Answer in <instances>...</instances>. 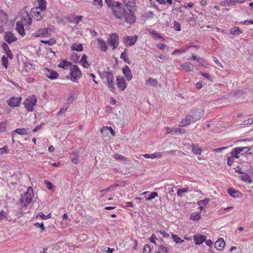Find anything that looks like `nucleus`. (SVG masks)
I'll return each mask as SVG.
<instances>
[{
	"label": "nucleus",
	"mask_w": 253,
	"mask_h": 253,
	"mask_svg": "<svg viewBox=\"0 0 253 253\" xmlns=\"http://www.w3.org/2000/svg\"><path fill=\"white\" fill-rule=\"evenodd\" d=\"M111 9L114 16L117 19H122L126 15V11L123 4L119 2L115 1Z\"/></svg>",
	"instance_id": "1"
},
{
	"label": "nucleus",
	"mask_w": 253,
	"mask_h": 253,
	"mask_svg": "<svg viewBox=\"0 0 253 253\" xmlns=\"http://www.w3.org/2000/svg\"><path fill=\"white\" fill-rule=\"evenodd\" d=\"M33 189L32 187H29L27 191L22 195L20 199L19 203L22 207H26L29 205L33 197Z\"/></svg>",
	"instance_id": "2"
},
{
	"label": "nucleus",
	"mask_w": 253,
	"mask_h": 253,
	"mask_svg": "<svg viewBox=\"0 0 253 253\" xmlns=\"http://www.w3.org/2000/svg\"><path fill=\"white\" fill-rule=\"evenodd\" d=\"M102 77H103L106 79V81L107 83L109 89L111 91H113L115 87H114V74L112 71L108 68L107 70L104 71L103 72Z\"/></svg>",
	"instance_id": "3"
},
{
	"label": "nucleus",
	"mask_w": 253,
	"mask_h": 253,
	"mask_svg": "<svg viewBox=\"0 0 253 253\" xmlns=\"http://www.w3.org/2000/svg\"><path fill=\"white\" fill-rule=\"evenodd\" d=\"M37 102V98L35 95L29 96L24 102L25 107L28 111L31 112L34 110V107L36 106Z\"/></svg>",
	"instance_id": "4"
},
{
	"label": "nucleus",
	"mask_w": 253,
	"mask_h": 253,
	"mask_svg": "<svg viewBox=\"0 0 253 253\" xmlns=\"http://www.w3.org/2000/svg\"><path fill=\"white\" fill-rule=\"evenodd\" d=\"M251 149V147H242L234 148L231 152V155L236 159L239 158L240 155H243L244 152L247 153Z\"/></svg>",
	"instance_id": "5"
},
{
	"label": "nucleus",
	"mask_w": 253,
	"mask_h": 253,
	"mask_svg": "<svg viewBox=\"0 0 253 253\" xmlns=\"http://www.w3.org/2000/svg\"><path fill=\"white\" fill-rule=\"evenodd\" d=\"M119 36L116 33L111 34L108 39V42L112 47L113 49L117 47L119 44Z\"/></svg>",
	"instance_id": "6"
},
{
	"label": "nucleus",
	"mask_w": 253,
	"mask_h": 253,
	"mask_svg": "<svg viewBox=\"0 0 253 253\" xmlns=\"http://www.w3.org/2000/svg\"><path fill=\"white\" fill-rule=\"evenodd\" d=\"M44 11H42L37 7H33L31 9L30 13L33 18L37 20L41 21L44 16Z\"/></svg>",
	"instance_id": "7"
},
{
	"label": "nucleus",
	"mask_w": 253,
	"mask_h": 253,
	"mask_svg": "<svg viewBox=\"0 0 253 253\" xmlns=\"http://www.w3.org/2000/svg\"><path fill=\"white\" fill-rule=\"evenodd\" d=\"M70 70L72 80L73 82H76V80H77L81 77V72L79 68L76 65H73L70 68Z\"/></svg>",
	"instance_id": "8"
},
{
	"label": "nucleus",
	"mask_w": 253,
	"mask_h": 253,
	"mask_svg": "<svg viewBox=\"0 0 253 253\" xmlns=\"http://www.w3.org/2000/svg\"><path fill=\"white\" fill-rule=\"evenodd\" d=\"M138 38L136 35L133 36H125L123 38V42L126 46H132L134 44Z\"/></svg>",
	"instance_id": "9"
},
{
	"label": "nucleus",
	"mask_w": 253,
	"mask_h": 253,
	"mask_svg": "<svg viewBox=\"0 0 253 253\" xmlns=\"http://www.w3.org/2000/svg\"><path fill=\"white\" fill-rule=\"evenodd\" d=\"M52 30L50 28H42L38 30L35 33L37 37H48Z\"/></svg>",
	"instance_id": "10"
},
{
	"label": "nucleus",
	"mask_w": 253,
	"mask_h": 253,
	"mask_svg": "<svg viewBox=\"0 0 253 253\" xmlns=\"http://www.w3.org/2000/svg\"><path fill=\"white\" fill-rule=\"evenodd\" d=\"M21 97H12L7 100V103L11 107H18L21 104Z\"/></svg>",
	"instance_id": "11"
},
{
	"label": "nucleus",
	"mask_w": 253,
	"mask_h": 253,
	"mask_svg": "<svg viewBox=\"0 0 253 253\" xmlns=\"http://www.w3.org/2000/svg\"><path fill=\"white\" fill-rule=\"evenodd\" d=\"M116 82L117 87L120 90L124 91L126 87V83L123 78L118 76L117 77Z\"/></svg>",
	"instance_id": "12"
},
{
	"label": "nucleus",
	"mask_w": 253,
	"mask_h": 253,
	"mask_svg": "<svg viewBox=\"0 0 253 253\" xmlns=\"http://www.w3.org/2000/svg\"><path fill=\"white\" fill-rule=\"evenodd\" d=\"M26 20L19 21L16 22V30L21 36H23L25 35V32L24 28V22Z\"/></svg>",
	"instance_id": "13"
},
{
	"label": "nucleus",
	"mask_w": 253,
	"mask_h": 253,
	"mask_svg": "<svg viewBox=\"0 0 253 253\" xmlns=\"http://www.w3.org/2000/svg\"><path fill=\"white\" fill-rule=\"evenodd\" d=\"M123 2L130 12L133 11L136 5L135 0H123Z\"/></svg>",
	"instance_id": "14"
},
{
	"label": "nucleus",
	"mask_w": 253,
	"mask_h": 253,
	"mask_svg": "<svg viewBox=\"0 0 253 253\" xmlns=\"http://www.w3.org/2000/svg\"><path fill=\"white\" fill-rule=\"evenodd\" d=\"M44 74L48 78L51 80L55 79L58 77V74L56 71L48 68L44 70Z\"/></svg>",
	"instance_id": "15"
},
{
	"label": "nucleus",
	"mask_w": 253,
	"mask_h": 253,
	"mask_svg": "<svg viewBox=\"0 0 253 253\" xmlns=\"http://www.w3.org/2000/svg\"><path fill=\"white\" fill-rule=\"evenodd\" d=\"M4 40L9 44L17 40V38L11 32H7L5 33Z\"/></svg>",
	"instance_id": "16"
},
{
	"label": "nucleus",
	"mask_w": 253,
	"mask_h": 253,
	"mask_svg": "<svg viewBox=\"0 0 253 253\" xmlns=\"http://www.w3.org/2000/svg\"><path fill=\"white\" fill-rule=\"evenodd\" d=\"M46 2L44 0H37L35 2V7L40 9L42 11H44L46 8Z\"/></svg>",
	"instance_id": "17"
},
{
	"label": "nucleus",
	"mask_w": 253,
	"mask_h": 253,
	"mask_svg": "<svg viewBox=\"0 0 253 253\" xmlns=\"http://www.w3.org/2000/svg\"><path fill=\"white\" fill-rule=\"evenodd\" d=\"M204 112L203 110L198 109L195 110L193 112L192 117H193V121L196 122L201 118V117L203 115Z\"/></svg>",
	"instance_id": "18"
},
{
	"label": "nucleus",
	"mask_w": 253,
	"mask_h": 253,
	"mask_svg": "<svg viewBox=\"0 0 253 253\" xmlns=\"http://www.w3.org/2000/svg\"><path fill=\"white\" fill-rule=\"evenodd\" d=\"M131 12L127 13L126 12V14L125 16V21L126 23H129L130 24H132L134 23L136 20L135 16Z\"/></svg>",
	"instance_id": "19"
},
{
	"label": "nucleus",
	"mask_w": 253,
	"mask_h": 253,
	"mask_svg": "<svg viewBox=\"0 0 253 253\" xmlns=\"http://www.w3.org/2000/svg\"><path fill=\"white\" fill-rule=\"evenodd\" d=\"M123 73L125 76L126 80L130 81L132 79V74L129 68L126 65L122 70Z\"/></svg>",
	"instance_id": "20"
},
{
	"label": "nucleus",
	"mask_w": 253,
	"mask_h": 253,
	"mask_svg": "<svg viewBox=\"0 0 253 253\" xmlns=\"http://www.w3.org/2000/svg\"><path fill=\"white\" fill-rule=\"evenodd\" d=\"M225 245V242L223 238L218 239L214 243L215 248L218 251H221L224 247Z\"/></svg>",
	"instance_id": "21"
},
{
	"label": "nucleus",
	"mask_w": 253,
	"mask_h": 253,
	"mask_svg": "<svg viewBox=\"0 0 253 253\" xmlns=\"http://www.w3.org/2000/svg\"><path fill=\"white\" fill-rule=\"evenodd\" d=\"M195 243L196 245H201L206 240V237L205 235L197 234L193 236Z\"/></svg>",
	"instance_id": "22"
},
{
	"label": "nucleus",
	"mask_w": 253,
	"mask_h": 253,
	"mask_svg": "<svg viewBox=\"0 0 253 253\" xmlns=\"http://www.w3.org/2000/svg\"><path fill=\"white\" fill-rule=\"evenodd\" d=\"M191 122H194L193 121V117L190 115H187L185 118L183 119L180 122V126H185L189 124H190Z\"/></svg>",
	"instance_id": "23"
},
{
	"label": "nucleus",
	"mask_w": 253,
	"mask_h": 253,
	"mask_svg": "<svg viewBox=\"0 0 253 253\" xmlns=\"http://www.w3.org/2000/svg\"><path fill=\"white\" fill-rule=\"evenodd\" d=\"M83 16L81 15H72L69 18V22L76 23V24H78L82 20Z\"/></svg>",
	"instance_id": "24"
},
{
	"label": "nucleus",
	"mask_w": 253,
	"mask_h": 253,
	"mask_svg": "<svg viewBox=\"0 0 253 253\" xmlns=\"http://www.w3.org/2000/svg\"><path fill=\"white\" fill-rule=\"evenodd\" d=\"M72 64L66 60H62L59 63L58 67L62 68L64 69L67 70L70 69V68L72 66Z\"/></svg>",
	"instance_id": "25"
},
{
	"label": "nucleus",
	"mask_w": 253,
	"mask_h": 253,
	"mask_svg": "<svg viewBox=\"0 0 253 253\" xmlns=\"http://www.w3.org/2000/svg\"><path fill=\"white\" fill-rule=\"evenodd\" d=\"M2 48L4 51H5L6 55L8 58L12 59L13 58V55L11 53V50H10L7 44L5 42H4L2 44Z\"/></svg>",
	"instance_id": "26"
},
{
	"label": "nucleus",
	"mask_w": 253,
	"mask_h": 253,
	"mask_svg": "<svg viewBox=\"0 0 253 253\" xmlns=\"http://www.w3.org/2000/svg\"><path fill=\"white\" fill-rule=\"evenodd\" d=\"M209 198H206L204 200L198 202L197 204L199 206V209H200L201 211L204 209L205 206L209 203Z\"/></svg>",
	"instance_id": "27"
},
{
	"label": "nucleus",
	"mask_w": 253,
	"mask_h": 253,
	"mask_svg": "<svg viewBox=\"0 0 253 253\" xmlns=\"http://www.w3.org/2000/svg\"><path fill=\"white\" fill-rule=\"evenodd\" d=\"M16 133L22 135L28 134V129L25 128H18L12 131V134Z\"/></svg>",
	"instance_id": "28"
},
{
	"label": "nucleus",
	"mask_w": 253,
	"mask_h": 253,
	"mask_svg": "<svg viewBox=\"0 0 253 253\" xmlns=\"http://www.w3.org/2000/svg\"><path fill=\"white\" fill-rule=\"evenodd\" d=\"M237 4V0H225L221 1L220 4L222 6L226 5H235Z\"/></svg>",
	"instance_id": "29"
},
{
	"label": "nucleus",
	"mask_w": 253,
	"mask_h": 253,
	"mask_svg": "<svg viewBox=\"0 0 253 253\" xmlns=\"http://www.w3.org/2000/svg\"><path fill=\"white\" fill-rule=\"evenodd\" d=\"M163 156V153L162 152H156L152 154H146L145 155H143V156L145 158H151V159H154L157 157L161 158Z\"/></svg>",
	"instance_id": "30"
},
{
	"label": "nucleus",
	"mask_w": 253,
	"mask_h": 253,
	"mask_svg": "<svg viewBox=\"0 0 253 253\" xmlns=\"http://www.w3.org/2000/svg\"><path fill=\"white\" fill-rule=\"evenodd\" d=\"M108 131H109L112 135H115V131L110 126H103L100 130L101 133L103 134L105 133H107Z\"/></svg>",
	"instance_id": "31"
},
{
	"label": "nucleus",
	"mask_w": 253,
	"mask_h": 253,
	"mask_svg": "<svg viewBox=\"0 0 253 253\" xmlns=\"http://www.w3.org/2000/svg\"><path fill=\"white\" fill-rule=\"evenodd\" d=\"M183 67L187 72L192 71L194 69L193 65L190 63H185L180 65Z\"/></svg>",
	"instance_id": "32"
},
{
	"label": "nucleus",
	"mask_w": 253,
	"mask_h": 253,
	"mask_svg": "<svg viewBox=\"0 0 253 253\" xmlns=\"http://www.w3.org/2000/svg\"><path fill=\"white\" fill-rule=\"evenodd\" d=\"M146 84L152 86H156L158 84V81L157 80L152 78H149L146 81Z\"/></svg>",
	"instance_id": "33"
},
{
	"label": "nucleus",
	"mask_w": 253,
	"mask_h": 253,
	"mask_svg": "<svg viewBox=\"0 0 253 253\" xmlns=\"http://www.w3.org/2000/svg\"><path fill=\"white\" fill-rule=\"evenodd\" d=\"M87 56L85 54H84L82 55L81 60L80 61V63L82 65V66L84 68H87L89 66V64L87 63V60H86Z\"/></svg>",
	"instance_id": "34"
},
{
	"label": "nucleus",
	"mask_w": 253,
	"mask_h": 253,
	"mask_svg": "<svg viewBox=\"0 0 253 253\" xmlns=\"http://www.w3.org/2000/svg\"><path fill=\"white\" fill-rule=\"evenodd\" d=\"M72 50L81 51L83 50V46L81 43H75L71 46Z\"/></svg>",
	"instance_id": "35"
},
{
	"label": "nucleus",
	"mask_w": 253,
	"mask_h": 253,
	"mask_svg": "<svg viewBox=\"0 0 253 253\" xmlns=\"http://www.w3.org/2000/svg\"><path fill=\"white\" fill-rule=\"evenodd\" d=\"M242 33V31L238 27H234L230 30V34L233 35H237Z\"/></svg>",
	"instance_id": "36"
},
{
	"label": "nucleus",
	"mask_w": 253,
	"mask_h": 253,
	"mask_svg": "<svg viewBox=\"0 0 253 253\" xmlns=\"http://www.w3.org/2000/svg\"><path fill=\"white\" fill-rule=\"evenodd\" d=\"M192 148L194 154L197 155H201L202 153V149L198 145L193 144L192 146Z\"/></svg>",
	"instance_id": "37"
},
{
	"label": "nucleus",
	"mask_w": 253,
	"mask_h": 253,
	"mask_svg": "<svg viewBox=\"0 0 253 253\" xmlns=\"http://www.w3.org/2000/svg\"><path fill=\"white\" fill-rule=\"evenodd\" d=\"M120 57L121 59H123L126 63L128 64L130 63V60L128 58L127 54L126 53V49L121 53Z\"/></svg>",
	"instance_id": "38"
},
{
	"label": "nucleus",
	"mask_w": 253,
	"mask_h": 253,
	"mask_svg": "<svg viewBox=\"0 0 253 253\" xmlns=\"http://www.w3.org/2000/svg\"><path fill=\"white\" fill-rule=\"evenodd\" d=\"M191 191L189 188L179 189L177 191V194L178 196L181 197L184 193L191 192Z\"/></svg>",
	"instance_id": "39"
},
{
	"label": "nucleus",
	"mask_w": 253,
	"mask_h": 253,
	"mask_svg": "<svg viewBox=\"0 0 253 253\" xmlns=\"http://www.w3.org/2000/svg\"><path fill=\"white\" fill-rule=\"evenodd\" d=\"M99 47L101 51H105L107 50V45L105 42L101 40H98Z\"/></svg>",
	"instance_id": "40"
},
{
	"label": "nucleus",
	"mask_w": 253,
	"mask_h": 253,
	"mask_svg": "<svg viewBox=\"0 0 253 253\" xmlns=\"http://www.w3.org/2000/svg\"><path fill=\"white\" fill-rule=\"evenodd\" d=\"M7 20V16L6 13L2 10L0 11V21L1 22H6Z\"/></svg>",
	"instance_id": "41"
},
{
	"label": "nucleus",
	"mask_w": 253,
	"mask_h": 253,
	"mask_svg": "<svg viewBox=\"0 0 253 253\" xmlns=\"http://www.w3.org/2000/svg\"><path fill=\"white\" fill-rule=\"evenodd\" d=\"M201 218V214L199 212H194L190 215V219L193 220H198Z\"/></svg>",
	"instance_id": "42"
},
{
	"label": "nucleus",
	"mask_w": 253,
	"mask_h": 253,
	"mask_svg": "<svg viewBox=\"0 0 253 253\" xmlns=\"http://www.w3.org/2000/svg\"><path fill=\"white\" fill-rule=\"evenodd\" d=\"M41 42L52 45L55 43L56 41L54 39H50L49 40H41Z\"/></svg>",
	"instance_id": "43"
},
{
	"label": "nucleus",
	"mask_w": 253,
	"mask_h": 253,
	"mask_svg": "<svg viewBox=\"0 0 253 253\" xmlns=\"http://www.w3.org/2000/svg\"><path fill=\"white\" fill-rule=\"evenodd\" d=\"M173 134L180 133L182 134L185 132V129L181 128H173Z\"/></svg>",
	"instance_id": "44"
},
{
	"label": "nucleus",
	"mask_w": 253,
	"mask_h": 253,
	"mask_svg": "<svg viewBox=\"0 0 253 253\" xmlns=\"http://www.w3.org/2000/svg\"><path fill=\"white\" fill-rule=\"evenodd\" d=\"M241 179L242 180L246 182L250 183L251 182V179L250 178V176L246 174H244L241 175Z\"/></svg>",
	"instance_id": "45"
},
{
	"label": "nucleus",
	"mask_w": 253,
	"mask_h": 253,
	"mask_svg": "<svg viewBox=\"0 0 253 253\" xmlns=\"http://www.w3.org/2000/svg\"><path fill=\"white\" fill-rule=\"evenodd\" d=\"M228 193L230 196L233 197H236L238 196L236 194L238 193V192L237 191L235 190L233 188H229L228 189Z\"/></svg>",
	"instance_id": "46"
},
{
	"label": "nucleus",
	"mask_w": 253,
	"mask_h": 253,
	"mask_svg": "<svg viewBox=\"0 0 253 253\" xmlns=\"http://www.w3.org/2000/svg\"><path fill=\"white\" fill-rule=\"evenodd\" d=\"M172 239L176 243H182L184 242L183 240L180 239L177 235H172Z\"/></svg>",
	"instance_id": "47"
},
{
	"label": "nucleus",
	"mask_w": 253,
	"mask_h": 253,
	"mask_svg": "<svg viewBox=\"0 0 253 253\" xmlns=\"http://www.w3.org/2000/svg\"><path fill=\"white\" fill-rule=\"evenodd\" d=\"M69 105H67V104H66V105H64L63 106H62L61 107V108L60 109V111L57 113V116H59V115H60V114L64 113L66 111L67 109L69 108Z\"/></svg>",
	"instance_id": "48"
},
{
	"label": "nucleus",
	"mask_w": 253,
	"mask_h": 253,
	"mask_svg": "<svg viewBox=\"0 0 253 253\" xmlns=\"http://www.w3.org/2000/svg\"><path fill=\"white\" fill-rule=\"evenodd\" d=\"M1 62L2 65L5 67V68L7 69L8 66L7 57L5 56H3L1 58Z\"/></svg>",
	"instance_id": "49"
},
{
	"label": "nucleus",
	"mask_w": 253,
	"mask_h": 253,
	"mask_svg": "<svg viewBox=\"0 0 253 253\" xmlns=\"http://www.w3.org/2000/svg\"><path fill=\"white\" fill-rule=\"evenodd\" d=\"M9 153V149L7 146H4L2 148H0V154H6Z\"/></svg>",
	"instance_id": "50"
},
{
	"label": "nucleus",
	"mask_w": 253,
	"mask_h": 253,
	"mask_svg": "<svg viewBox=\"0 0 253 253\" xmlns=\"http://www.w3.org/2000/svg\"><path fill=\"white\" fill-rule=\"evenodd\" d=\"M158 196V193L156 192H151L149 196L146 198V200H151Z\"/></svg>",
	"instance_id": "51"
},
{
	"label": "nucleus",
	"mask_w": 253,
	"mask_h": 253,
	"mask_svg": "<svg viewBox=\"0 0 253 253\" xmlns=\"http://www.w3.org/2000/svg\"><path fill=\"white\" fill-rule=\"evenodd\" d=\"M6 122H3L0 124V132H2L6 130Z\"/></svg>",
	"instance_id": "52"
},
{
	"label": "nucleus",
	"mask_w": 253,
	"mask_h": 253,
	"mask_svg": "<svg viewBox=\"0 0 253 253\" xmlns=\"http://www.w3.org/2000/svg\"><path fill=\"white\" fill-rule=\"evenodd\" d=\"M35 225L36 227L40 228L42 231H45V228L43 222H42L41 223H35Z\"/></svg>",
	"instance_id": "53"
},
{
	"label": "nucleus",
	"mask_w": 253,
	"mask_h": 253,
	"mask_svg": "<svg viewBox=\"0 0 253 253\" xmlns=\"http://www.w3.org/2000/svg\"><path fill=\"white\" fill-rule=\"evenodd\" d=\"M94 5L101 8L102 6V0H93Z\"/></svg>",
	"instance_id": "54"
},
{
	"label": "nucleus",
	"mask_w": 253,
	"mask_h": 253,
	"mask_svg": "<svg viewBox=\"0 0 253 253\" xmlns=\"http://www.w3.org/2000/svg\"><path fill=\"white\" fill-rule=\"evenodd\" d=\"M173 27H174V29L177 31H179L181 30L180 24H179V23L178 22H177L176 21H175L174 22Z\"/></svg>",
	"instance_id": "55"
},
{
	"label": "nucleus",
	"mask_w": 253,
	"mask_h": 253,
	"mask_svg": "<svg viewBox=\"0 0 253 253\" xmlns=\"http://www.w3.org/2000/svg\"><path fill=\"white\" fill-rule=\"evenodd\" d=\"M105 1L107 4L108 6L111 7V8L115 3V2H114L113 0H105Z\"/></svg>",
	"instance_id": "56"
},
{
	"label": "nucleus",
	"mask_w": 253,
	"mask_h": 253,
	"mask_svg": "<svg viewBox=\"0 0 253 253\" xmlns=\"http://www.w3.org/2000/svg\"><path fill=\"white\" fill-rule=\"evenodd\" d=\"M150 251V246L148 245H145L143 248V253H149Z\"/></svg>",
	"instance_id": "57"
},
{
	"label": "nucleus",
	"mask_w": 253,
	"mask_h": 253,
	"mask_svg": "<svg viewBox=\"0 0 253 253\" xmlns=\"http://www.w3.org/2000/svg\"><path fill=\"white\" fill-rule=\"evenodd\" d=\"M234 158H235L233 157V156H232V157H229L227 159V164L228 166H231L233 164Z\"/></svg>",
	"instance_id": "58"
},
{
	"label": "nucleus",
	"mask_w": 253,
	"mask_h": 253,
	"mask_svg": "<svg viewBox=\"0 0 253 253\" xmlns=\"http://www.w3.org/2000/svg\"><path fill=\"white\" fill-rule=\"evenodd\" d=\"M113 157L117 160H125V158L120 154H116L113 156Z\"/></svg>",
	"instance_id": "59"
},
{
	"label": "nucleus",
	"mask_w": 253,
	"mask_h": 253,
	"mask_svg": "<svg viewBox=\"0 0 253 253\" xmlns=\"http://www.w3.org/2000/svg\"><path fill=\"white\" fill-rule=\"evenodd\" d=\"M160 252L162 253H168L169 249L168 248L164 247L163 246H161L160 247Z\"/></svg>",
	"instance_id": "60"
},
{
	"label": "nucleus",
	"mask_w": 253,
	"mask_h": 253,
	"mask_svg": "<svg viewBox=\"0 0 253 253\" xmlns=\"http://www.w3.org/2000/svg\"><path fill=\"white\" fill-rule=\"evenodd\" d=\"M6 213L3 210L0 211V220H2L4 218L6 217Z\"/></svg>",
	"instance_id": "61"
},
{
	"label": "nucleus",
	"mask_w": 253,
	"mask_h": 253,
	"mask_svg": "<svg viewBox=\"0 0 253 253\" xmlns=\"http://www.w3.org/2000/svg\"><path fill=\"white\" fill-rule=\"evenodd\" d=\"M173 128H170V127H164V129L165 130L166 132V133L167 134H169V133H171V134H173Z\"/></svg>",
	"instance_id": "62"
},
{
	"label": "nucleus",
	"mask_w": 253,
	"mask_h": 253,
	"mask_svg": "<svg viewBox=\"0 0 253 253\" xmlns=\"http://www.w3.org/2000/svg\"><path fill=\"white\" fill-rule=\"evenodd\" d=\"M44 183L45 184H46V186H47V188L48 189H51L52 187V183L48 181V180H45L44 181Z\"/></svg>",
	"instance_id": "63"
},
{
	"label": "nucleus",
	"mask_w": 253,
	"mask_h": 253,
	"mask_svg": "<svg viewBox=\"0 0 253 253\" xmlns=\"http://www.w3.org/2000/svg\"><path fill=\"white\" fill-rule=\"evenodd\" d=\"M157 238L156 236L154 234H152L151 235V237L150 238V241L155 244H156V240H157Z\"/></svg>",
	"instance_id": "64"
}]
</instances>
